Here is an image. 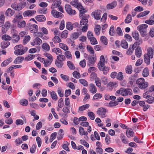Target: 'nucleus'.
<instances>
[{
  "label": "nucleus",
  "instance_id": "nucleus-1",
  "mask_svg": "<svg viewBox=\"0 0 154 154\" xmlns=\"http://www.w3.org/2000/svg\"><path fill=\"white\" fill-rule=\"evenodd\" d=\"M132 90L130 89H125L124 88H121L119 90L117 91L116 93V95H117L121 94L123 96H125L128 95H131L132 94Z\"/></svg>",
  "mask_w": 154,
  "mask_h": 154
},
{
  "label": "nucleus",
  "instance_id": "nucleus-2",
  "mask_svg": "<svg viewBox=\"0 0 154 154\" xmlns=\"http://www.w3.org/2000/svg\"><path fill=\"white\" fill-rule=\"evenodd\" d=\"M136 84L138 85L139 88L141 89H144L148 86V83L147 82H145L143 78H140L136 81Z\"/></svg>",
  "mask_w": 154,
  "mask_h": 154
},
{
  "label": "nucleus",
  "instance_id": "nucleus-3",
  "mask_svg": "<svg viewBox=\"0 0 154 154\" xmlns=\"http://www.w3.org/2000/svg\"><path fill=\"white\" fill-rule=\"evenodd\" d=\"M75 7L77 8L79 10L80 12L79 16L80 17H81L83 18L85 16V13L86 12V11L83 8L81 4L78 3Z\"/></svg>",
  "mask_w": 154,
  "mask_h": 154
},
{
  "label": "nucleus",
  "instance_id": "nucleus-4",
  "mask_svg": "<svg viewBox=\"0 0 154 154\" xmlns=\"http://www.w3.org/2000/svg\"><path fill=\"white\" fill-rule=\"evenodd\" d=\"M65 8L67 13L70 15H74L76 14V12L75 10L72 9L71 6L69 4L65 5Z\"/></svg>",
  "mask_w": 154,
  "mask_h": 154
},
{
  "label": "nucleus",
  "instance_id": "nucleus-5",
  "mask_svg": "<svg viewBox=\"0 0 154 154\" xmlns=\"http://www.w3.org/2000/svg\"><path fill=\"white\" fill-rule=\"evenodd\" d=\"M102 11L100 10H97L92 13V15L96 20H100L101 17V14Z\"/></svg>",
  "mask_w": 154,
  "mask_h": 154
},
{
  "label": "nucleus",
  "instance_id": "nucleus-6",
  "mask_svg": "<svg viewBox=\"0 0 154 154\" xmlns=\"http://www.w3.org/2000/svg\"><path fill=\"white\" fill-rule=\"evenodd\" d=\"M14 53L17 55H21L24 54L28 50L27 47L23 48H18L15 50Z\"/></svg>",
  "mask_w": 154,
  "mask_h": 154
},
{
  "label": "nucleus",
  "instance_id": "nucleus-7",
  "mask_svg": "<svg viewBox=\"0 0 154 154\" xmlns=\"http://www.w3.org/2000/svg\"><path fill=\"white\" fill-rule=\"evenodd\" d=\"M104 61L105 60L104 56L101 55L100 57L99 63L98 64V67L100 70L101 71L103 68L105 67L104 66Z\"/></svg>",
  "mask_w": 154,
  "mask_h": 154
},
{
  "label": "nucleus",
  "instance_id": "nucleus-8",
  "mask_svg": "<svg viewBox=\"0 0 154 154\" xmlns=\"http://www.w3.org/2000/svg\"><path fill=\"white\" fill-rule=\"evenodd\" d=\"M106 112V109L103 108H100L98 109L97 113L99 115L101 116L102 117H104L105 115Z\"/></svg>",
  "mask_w": 154,
  "mask_h": 154
},
{
  "label": "nucleus",
  "instance_id": "nucleus-9",
  "mask_svg": "<svg viewBox=\"0 0 154 154\" xmlns=\"http://www.w3.org/2000/svg\"><path fill=\"white\" fill-rule=\"evenodd\" d=\"M52 16L55 17L61 18L63 16V14L61 13L57 12L56 10H53L51 12Z\"/></svg>",
  "mask_w": 154,
  "mask_h": 154
},
{
  "label": "nucleus",
  "instance_id": "nucleus-10",
  "mask_svg": "<svg viewBox=\"0 0 154 154\" xmlns=\"http://www.w3.org/2000/svg\"><path fill=\"white\" fill-rule=\"evenodd\" d=\"M38 29V27L37 25L32 24L30 26V31L31 33L36 34Z\"/></svg>",
  "mask_w": 154,
  "mask_h": 154
},
{
  "label": "nucleus",
  "instance_id": "nucleus-11",
  "mask_svg": "<svg viewBox=\"0 0 154 154\" xmlns=\"http://www.w3.org/2000/svg\"><path fill=\"white\" fill-rule=\"evenodd\" d=\"M89 89L90 92L93 94H95L97 91L96 87L94 84H90L89 85Z\"/></svg>",
  "mask_w": 154,
  "mask_h": 154
},
{
  "label": "nucleus",
  "instance_id": "nucleus-12",
  "mask_svg": "<svg viewBox=\"0 0 154 154\" xmlns=\"http://www.w3.org/2000/svg\"><path fill=\"white\" fill-rule=\"evenodd\" d=\"M42 40L38 37H36L35 38L33 41L32 42L31 45L33 46L36 45H39L42 44Z\"/></svg>",
  "mask_w": 154,
  "mask_h": 154
},
{
  "label": "nucleus",
  "instance_id": "nucleus-13",
  "mask_svg": "<svg viewBox=\"0 0 154 154\" xmlns=\"http://www.w3.org/2000/svg\"><path fill=\"white\" fill-rule=\"evenodd\" d=\"M23 19V16L20 14H17L14 18L12 21V22L14 23H15L17 22V23Z\"/></svg>",
  "mask_w": 154,
  "mask_h": 154
},
{
  "label": "nucleus",
  "instance_id": "nucleus-14",
  "mask_svg": "<svg viewBox=\"0 0 154 154\" xmlns=\"http://www.w3.org/2000/svg\"><path fill=\"white\" fill-rule=\"evenodd\" d=\"M36 13V11L28 10L25 11L23 14L24 17L28 16H31L34 15Z\"/></svg>",
  "mask_w": 154,
  "mask_h": 154
},
{
  "label": "nucleus",
  "instance_id": "nucleus-15",
  "mask_svg": "<svg viewBox=\"0 0 154 154\" xmlns=\"http://www.w3.org/2000/svg\"><path fill=\"white\" fill-rule=\"evenodd\" d=\"M118 86V83L116 82H110L108 83L107 85L109 89L111 90L114 87H116Z\"/></svg>",
  "mask_w": 154,
  "mask_h": 154
},
{
  "label": "nucleus",
  "instance_id": "nucleus-16",
  "mask_svg": "<svg viewBox=\"0 0 154 154\" xmlns=\"http://www.w3.org/2000/svg\"><path fill=\"white\" fill-rule=\"evenodd\" d=\"M117 5V2L114 1L111 3L108 4L106 5V8L108 9H112L114 8Z\"/></svg>",
  "mask_w": 154,
  "mask_h": 154
},
{
  "label": "nucleus",
  "instance_id": "nucleus-17",
  "mask_svg": "<svg viewBox=\"0 0 154 154\" xmlns=\"http://www.w3.org/2000/svg\"><path fill=\"white\" fill-rule=\"evenodd\" d=\"M142 50L140 47H138L136 48L135 51V54L136 56L138 57H140L142 55Z\"/></svg>",
  "mask_w": 154,
  "mask_h": 154
},
{
  "label": "nucleus",
  "instance_id": "nucleus-18",
  "mask_svg": "<svg viewBox=\"0 0 154 154\" xmlns=\"http://www.w3.org/2000/svg\"><path fill=\"white\" fill-rule=\"evenodd\" d=\"M15 11L12 10L11 8H8L5 12V15L9 17H11L14 14Z\"/></svg>",
  "mask_w": 154,
  "mask_h": 154
},
{
  "label": "nucleus",
  "instance_id": "nucleus-19",
  "mask_svg": "<svg viewBox=\"0 0 154 154\" xmlns=\"http://www.w3.org/2000/svg\"><path fill=\"white\" fill-rule=\"evenodd\" d=\"M12 60V58L10 57L4 61L2 63L1 66L2 67H5L8 65Z\"/></svg>",
  "mask_w": 154,
  "mask_h": 154
},
{
  "label": "nucleus",
  "instance_id": "nucleus-20",
  "mask_svg": "<svg viewBox=\"0 0 154 154\" xmlns=\"http://www.w3.org/2000/svg\"><path fill=\"white\" fill-rule=\"evenodd\" d=\"M26 25V23L24 20L19 21L17 23V26L19 28L21 29L24 27Z\"/></svg>",
  "mask_w": 154,
  "mask_h": 154
},
{
  "label": "nucleus",
  "instance_id": "nucleus-21",
  "mask_svg": "<svg viewBox=\"0 0 154 154\" xmlns=\"http://www.w3.org/2000/svg\"><path fill=\"white\" fill-rule=\"evenodd\" d=\"M89 63L88 65L89 66H92L94 63L95 59H94V55H93L92 57H90L88 58Z\"/></svg>",
  "mask_w": 154,
  "mask_h": 154
},
{
  "label": "nucleus",
  "instance_id": "nucleus-22",
  "mask_svg": "<svg viewBox=\"0 0 154 154\" xmlns=\"http://www.w3.org/2000/svg\"><path fill=\"white\" fill-rule=\"evenodd\" d=\"M24 59L23 57L20 56L17 57L15 60L14 63L15 64H19L22 62Z\"/></svg>",
  "mask_w": 154,
  "mask_h": 154
},
{
  "label": "nucleus",
  "instance_id": "nucleus-23",
  "mask_svg": "<svg viewBox=\"0 0 154 154\" xmlns=\"http://www.w3.org/2000/svg\"><path fill=\"white\" fill-rule=\"evenodd\" d=\"M36 20L39 22H44L46 20V18L43 15L37 16L35 17Z\"/></svg>",
  "mask_w": 154,
  "mask_h": 154
},
{
  "label": "nucleus",
  "instance_id": "nucleus-24",
  "mask_svg": "<svg viewBox=\"0 0 154 154\" xmlns=\"http://www.w3.org/2000/svg\"><path fill=\"white\" fill-rule=\"evenodd\" d=\"M148 27V25L146 24H142L140 25L137 27V29L139 31L146 30V28Z\"/></svg>",
  "mask_w": 154,
  "mask_h": 154
},
{
  "label": "nucleus",
  "instance_id": "nucleus-25",
  "mask_svg": "<svg viewBox=\"0 0 154 154\" xmlns=\"http://www.w3.org/2000/svg\"><path fill=\"white\" fill-rule=\"evenodd\" d=\"M48 92H49L51 97L52 99L55 101H56L57 100V96L56 93L54 91H48Z\"/></svg>",
  "mask_w": 154,
  "mask_h": 154
},
{
  "label": "nucleus",
  "instance_id": "nucleus-26",
  "mask_svg": "<svg viewBox=\"0 0 154 154\" xmlns=\"http://www.w3.org/2000/svg\"><path fill=\"white\" fill-rule=\"evenodd\" d=\"M150 58L151 57L148 54H145L144 55V61L147 64H149L150 63Z\"/></svg>",
  "mask_w": 154,
  "mask_h": 154
},
{
  "label": "nucleus",
  "instance_id": "nucleus-27",
  "mask_svg": "<svg viewBox=\"0 0 154 154\" xmlns=\"http://www.w3.org/2000/svg\"><path fill=\"white\" fill-rule=\"evenodd\" d=\"M154 52V50L151 47H149L147 49V53L146 54H148L151 57V58H152L153 57V54Z\"/></svg>",
  "mask_w": 154,
  "mask_h": 154
},
{
  "label": "nucleus",
  "instance_id": "nucleus-28",
  "mask_svg": "<svg viewBox=\"0 0 154 154\" xmlns=\"http://www.w3.org/2000/svg\"><path fill=\"white\" fill-rule=\"evenodd\" d=\"M11 7L15 10H21V8L19 4L16 2L13 3L11 5Z\"/></svg>",
  "mask_w": 154,
  "mask_h": 154
},
{
  "label": "nucleus",
  "instance_id": "nucleus-29",
  "mask_svg": "<svg viewBox=\"0 0 154 154\" xmlns=\"http://www.w3.org/2000/svg\"><path fill=\"white\" fill-rule=\"evenodd\" d=\"M11 38H12V41L14 43L17 42L20 39V36L18 35V34L12 36Z\"/></svg>",
  "mask_w": 154,
  "mask_h": 154
},
{
  "label": "nucleus",
  "instance_id": "nucleus-30",
  "mask_svg": "<svg viewBox=\"0 0 154 154\" xmlns=\"http://www.w3.org/2000/svg\"><path fill=\"white\" fill-rule=\"evenodd\" d=\"M42 48L44 51H48L50 50V46L46 43H44L42 45Z\"/></svg>",
  "mask_w": 154,
  "mask_h": 154
},
{
  "label": "nucleus",
  "instance_id": "nucleus-31",
  "mask_svg": "<svg viewBox=\"0 0 154 154\" xmlns=\"http://www.w3.org/2000/svg\"><path fill=\"white\" fill-rule=\"evenodd\" d=\"M132 36L137 41L139 39V35L138 32L137 31H134L132 32Z\"/></svg>",
  "mask_w": 154,
  "mask_h": 154
},
{
  "label": "nucleus",
  "instance_id": "nucleus-32",
  "mask_svg": "<svg viewBox=\"0 0 154 154\" xmlns=\"http://www.w3.org/2000/svg\"><path fill=\"white\" fill-rule=\"evenodd\" d=\"M79 131L80 133V134L81 135H84L86 136L88 135V133L87 131H85L84 130V128L82 127H80L79 128Z\"/></svg>",
  "mask_w": 154,
  "mask_h": 154
},
{
  "label": "nucleus",
  "instance_id": "nucleus-33",
  "mask_svg": "<svg viewBox=\"0 0 154 154\" xmlns=\"http://www.w3.org/2000/svg\"><path fill=\"white\" fill-rule=\"evenodd\" d=\"M146 100H145V101L149 104L152 103L154 101V97L151 96H149L146 98Z\"/></svg>",
  "mask_w": 154,
  "mask_h": 154
},
{
  "label": "nucleus",
  "instance_id": "nucleus-34",
  "mask_svg": "<svg viewBox=\"0 0 154 154\" xmlns=\"http://www.w3.org/2000/svg\"><path fill=\"white\" fill-rule=\"evenodd\" d=\"M10 42L8 41H4L1 42V46L3 49L7 48L9 45Z\"/></svg>",
  "mask_w": 154,
  "mask_h": 154
},
{
  "label": "nucleus",
  "instance_id": "nucleus-35",
  "mask_svg": "<svg viewBox=\"0 0 154 154\" xmlns=\"http://www.w3.org/2000/svg\"><path fill=\"white\" fill-rule=\"evenodd\" d=\"M102 97V94L100 93H97L96 94L93 96L92 100H95L100 99Z\"/></svg>",
  "mask_w": 154,
  "mask_h": 154
},
{
  "label": "nucleus",
  "instance_id": "nucleus-36",
  "mask_svg": "<svg viewBox=\"0 0 154 154\" xmlns=\"http://www.w3.org/2000/svg\"><path fill=\"white\" fill-rule=\"evenodd\" d=\"M90 106L89 104H86L79 107V110L80 111H82L83 110L88 109Z\"/></svg>",
  "mask_w": 154,
  "mask_h": 154
},
{
  "label": "nucleus",
  "instance_id": "nucleus-37",
  "mask_svg": "<svg viewBox=\"0 0 154 154\" xmlns=\"http://www.w3.org/2000/svg\"><path fill=\"white\" fill-rule=\"evenodd\" d=\"M61 1L60 0H57L54 1L52 4L54 8H56L60 6L61 4Z\"/></svg>",
  "mask_w": 154,
  "mask_h": 154
},
{
  "label": "nucleus",
  "instance_id": "nucleus-38",
  "mask_svg": "<svg viewBox=\"0 0 154 154\" xmlns=\"http://www.w3.org/2000/svg\"><path fill=\"white\" fill-rule=\"evenodd\" d=\"M57 59L59 61L62 62L65 60L66 57L64 55L60 54L57 56Z\"/></svg>",
  "mask_w": 154,
  "mask_h": 154
},
{
  "label": "nucleus",
  "instance_id": "nucleus-39",
  "mask_svg": "<svg viewBox=\"0 0 154 154\" xmlns=\"http://www.w3.org/2000/svg\"><path fill=\"white\" fill-rule=\"evenodd\" d=\"M88 20L86 18H83L80 21V24L81 25H88Z\"/></svg>",
  "mask_w": 154,
  "mask_h": 154
},
{
  "label": "nucleus",
  "instance_id": "nucleus-40",
  "mask_svg": "<svg viewBox=\"0 0 154 154\" xmlns=\"http://www.w3.org/2000/svg\"><path fill=\"white\" fill-rule=\"evenodd\" d=\"M100 25H97L96 26L94 29L95 33L96 35H98L100 33Z\"/></svg>",
  "mask_w": 154,
  "mask_h": 154
},
{
  "label": "nucleus",
  "instance_id": "nucleus-41",
  "mask_svg": "<svg viewBox=\"0 0 154 154\" xmlns=\"http://www.w3.org/2000/svg\"><path fill=\"white\" fill-rule=\"evenodd\" d=\"M132 20L131 15L130 14H128L125 20V22L126 23H130Z\"/></svg>",
  "mask_w": 154,
  "mask_h": 154
},
{
  "label": "nucleus",
  "instance_id": "nucleus-42",
  "mask_svg": "<svg viewBox=\"0 0 154 154\" xmlns=\"http://www.w3.org/2000/svg\"><path fill=\"white\" fill-rule=\"evenodd\" d=\"M52 51L55 53L56 54L59 55V54H62V53L61 50L59 48H55L52 49Z\"/></svg>",
  "mask_w": 154,
  "mask_h": 154
},
{
  "label": "nucleus",
  "instance_id": "nucleus-43",
  "mask_svg": "<svg viewBox=\"0 0 154 154\" xmlns=\"http://www.w3.org/2000/svg\"><path fill=\"white\" fill-rule=\"evenodd\" d=\"M69 145V143L67 141H66L64 143L62 146V147L65 150L67 151H69V150L68 147V145Z\"/></svg>",
  "mask_w": 154,
  "mask_h": 154
},
{
  "label": "nucleus",
  "instance_id": "nucleus-44",
  "mask_svg": "<svg viewBox=\"0 0 154 154\" xmlns=\"http://www.w3.org/2000/svg\"><path fill=\"white\" fill-rule=\"evenodd\" d=\"M100 41L101 42L105 45H106L107 44V41L106 38L104 36H101L100 38Z\"/></svg>",
  "mask_w": 154,
  "mask_h": 154
},
{
  "label": "nucleus",
  "instance_id": "nucleus-45",
  "mask_svg": "<svg viewBox=\"0 0 154 154\" xmlns=\"http://www.w3.org/2000/svg\"><path fill=\"white\" fill-rule=\"evenodd\" d=\"M67 65L69 68L71 70L74 69L75 68V66L73 63L70 61L67 62Z\"/></svg>",
  "mask_w": 154,
  "mask_h": 154
},
{
  "label": "nucleus",
  "instance_id": "nucleus-46",
  "mask_svg": "<svg viewBox=\"0 0 154 154\" xmlns=\"http://www.w3.org/2000/svg\"><path fill=\"white\" fill-rule=\"evenodd\" d=\"M52 41L55 43H58L61 41L60 38L58 36L56 35L53 38Z\"/></svg>",
  "mask_w": 154,
  "mask_h": 154
},
{
  "label": "nucleus",
  "instance_id": "nucleus-47",
  "mask_svg": "<svg viewBox=\"0 0 154 154\" xmlns=\"http://www.w3.org/2000/svg\"><path fill=\"white\" fill-rule=\"evenodd\" d=\"M149 73L148 69L147 68H146L144 69L142 73V75L143 77H147L149 75Z\"/></svg>",
  "mask_w": 154,
  "mask_h": 154
},
{
  "label": "nucleus",
  "instance_id": "nucleus-48",
  "mask_svg": "<svg viewBox=\"0 0 154 154\" xmlns=\"http://www.w3.org/2000/svg\"><path fill=\"white\" fill-rule=\"evenodd\" d=\"M126 72L127 73L130 74L132 72V67L131 66H127L125 69Z\"/></svg>",
  "mask_w": 154,
  "mask_h": 154
},
{
  "label": "nucleus",
  "instance_id": "nucleus-49",
  "mask_svg": "<svg viewBox=\"0 0 154 154\" xmlns=\"http://www.w3.org/2000/svg\"><path fill=\"white\" fill-rule=\"evenodd\" d=\"M121 45L123 48L126 49L128 47L127 42L125 40H122L121 41Z\"/></svg>",
  "mask_w": 154,
  "mask_h": 154
},
{
  "label": "nucleus",
  "instance_id": "nucleus-50",
  "mask_svg": "<svg viewBox=\"0 0 154 154\" xmlns=\"http://www.w3.org/2000/svg\"><path fill=\"white\" fill-rule=\"evenodd\" d=\"M59 47L60 48L62 49L64 51L68 50V48L67 46L64 44L60 43L59 44Z\"/></svg>",
  "mask_w": 154,
  "mask_h": 154
},
{
  "label": "nucleus",
  "instance_id": "nucleus-51",
  "mask_svg": "<svg viewBox=\"0 0 154 154\" xmlns=\"http://www.w3.org/2000/svg\"><path fill=\"white\" fill-rule=\"evenodd\" d=\"M28 102L27 100L23 99L20 101V104L23 106H26L28 104Z\"/></svg>",
  "mask_w": 154,
  "mask_h": 154
},
{
  "label": "nucleus",
  "instance_id": "nucleus-52",
  "mask_svg": "<svg viewBox=\"0 0 154 154\" xmlns=\"http://www.w3.org/2000/svg\"><path fill=\"white\" fill-rule=\"evenodd\" d=\"M95 82L96 85L99 88H100L101 86V81L98 78H97L95 79Z\"/></svg>",
  "mask_w": 154,
  "mask_h": 154
},
{
  "label": "nucleus",
  "instance_id": "nucleus-53",
  "mask_svg": "<svg viewBox=\"0 0 154 154\" xmlns=\"http://www.w3.org/2000/svg\"><path fill=\"white\" fill-rule=\"evenodd\" d=\"M80 83L84 86H87L88 83L87 81L84 79H80L79 80Z\"/></svg>",
  "mask_w": 154,
  "mask_h": 154
},
{
  "label": "nucleus",
  "instance_id": "nucleus-54",
  "mask_svg": "<svg viewBox=\"0 0 154 154\" xmlns=\"http://www.w3.org/2000/svg\"><path fill=\"white\" fill-rule=\"evenodd\" d=\"M88 115L91 120L94 119L95 118V115L93 112H88Z\"/></svg>",
  "mask_w": 154,
  "mask_h": 154
},
{
  "label": "nucleus",
  "instance_id": "nucleus-55",
  "mask_svg": "<svg viewBox=\"0 0 154 154\" xmlns=\"http://www.w3.org/2000/svg\"><path fill=\"white\" fill-rule=\"evenodd\" d=\"M35 55L33 54H29L25 58V60L26 61H30L33 59L35 57Z\"/></svg>",
  "mask_w": 154,
  "mask_h": 154
},
{
  "label": "nucleus",
  "instance_id": "nucleus-56",
  "mask_svg": "<svg viewBox=\"0 0 154 154\" xmlns=\"http://www.w3.org/2000/svg\"><path fill=\"white\" fill-rule=\"evenodd\" d=\"M109 34L111 36H113L115 34L114 27L113 26H111L109 30Z\"/></svg>",
  "mask_w": 154,
  "mask_h": 154
},
{
  "label": "nucleus",
  "instance_id": "nucleus-57",
  "mask_svg": "<svg viewBox=\"0 0 154 154\" xmlns=\"http://www.w3.org/2000/svg\"><path fill=\"white\" fill-rule=\"evenodd\" d=\"M117 79L119 80H122L124 78L123 73L122 72H119L117 75Z\"/></svg>",
  "mask_w": 154,
  "mask_h": 154
},
{
  "label": "nucleus",
  "instance_id": "nucleus-58",
  "mask_svg": "<svg viewBox=\"0 0 154 154\" xmlns=\"http://www.w3.org/2000/svg\"><path fill=\"white\" fill-rule=\"evenodd\" d=\"M121 138L122 142L125 144H127L128 141L126 138V137L123 134H121Z\"/></svg>",
  "mask_w": 154,
  "mask_h": 154
},
{
  "label": "nucleus",
  "instance_id": "nucleus-59",
  "mask_svg": "<svg viewBox=\"0 0 154 154\" xmlns=\"http://www.w3.org/2000/svg\"><path fill=\"white\" fill-rule=\"evenodd\" d=\"M2 39L3 40L9 41L11 40V38L10 36L7 35L5 34L2 36Z\"/></svg>",
  "mask_w": 154,
  "mask_h": 154
},
{
  "label": "nucleus",
  "instance_id": "nucleus-60",
  "mask_svg": "<svg viewBox=\"0 0 154 154\" xmlns=\"http://www.w3.org/2000/svg\"><path fill=\"white\" fill-rule=\"evenodd\" d=\"M5 20V17L3 15L0 16V27L2 26L4 24Z\"/></svg>",
  "mask_w": 154,
  "mask_h": 154
},
{
  "label": "nucleus",
  "instance_id": "nucleus-61",
  "mask_svg": "<svg viewBox=\"0 0 154 154\" xmlns=\"http://www.w3.org/2000/svg\"><path fill=\"white\" fill-rule=\"evenodd\" d=\"M87 49L88 51L91 54H94V50L93 48L89 45H88L87 47Z\"/></svg>",
  "mask_w": 154,
  "mask_h": 154
},
{
  "label": "nucleus",
  "instance_id": "nucleus-62",
  "mask_svg": "<svg viewBox=\"0 0 154 154\" xmlns=\"http://www.w3.org/2000/svg\"><path fill=\"white\" fill-rule=\"evenodd\" d=\"M30 37L29 35H27L25 37L23 40V44H26L30 40Z\"/></svg>",
  "mask_w": 154,
  "mask_h": 154
},
{
  "label": "nucleus",
  "instance_id": "nucleus-63",
  "mask_svg": "<svg viewBox=\"0 0 154 154\" xmlns=\"http://www.w3.org/2000/svg\"><path fill=\"white\" fill-rule=\"evenodd\" d=\"M66 28L69 30H71L73 29V27L72 24L70 22H68L67 23L66 25Z\"/></svg>",
  "mask_w": 154,
  "mask_h": 154
},
{
  "label": "nucleus",
  "instance_id": "nucleus-64",
  "mask_svg": "<svg viewBox=\"0 0 154 154\" xmlns=\"http://www.w3.org/2000/svg\"><path fill=\"white\" fill-rule=\"evenodd\" d=\"M68 32V31L66 30L63 31L61 34V37L64 38H66L67 37Z\"/></svg>",
  "mask_w": 154,
  "mask_h": 154
}]
</instances>
